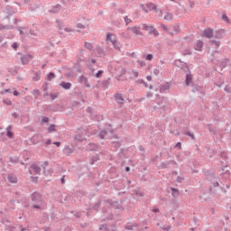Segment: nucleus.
Listing matches in <instances>:
<instances>
[{
    "label": "nucleus",
    "mask_w": 231,
    "mask_h": 231,
    "mask_svg": "<svg viewBox=\"0 0 231 231\" xmlns=\"http://www.w3.org/2000/svg\"><path fill=\"white\" fill-rule=\"evenodd\" d=\"M31 201L33 203L32 208H37L40 210L41 203H42V196H41L39 192H34L31 196Z\"/></svg>",
    "instance_id": "nucleus-1"
},
{
    "label": "nucleus",
    "mask_w": 231,
    "mask_h": 231,
    "mask_svg": "<svg viewBox=\"0 0 231 231\" xmlns=\"http://www.w3.org/2000/svg\"><path fill=\"white\" fill-rule=\"evenodd\" d=\"M143 30H145V32H148L149 35H154V37H159L160 32L156 28H154V25L147 24V23H142Z\"/></svg>",
    "instance_id": "nucleus-2"
},
{
    "label": "nucleus",
    "mask_w": 231,
    "mask_h": 231,
    "mask_svg": "<svg viewBox=\"0 0 231 231\" xmlns=\"http://www.w3.org/2000/svg\"><path fill=\"white\" fill-rule=\"evenodd\" d=\"M184 71H188V73L186 74V79H185V84L186 86H190V84H192V74L189 71V66H186L184 68Z\"/></svg>",
    "instance_id": "nucleus-3"
},
{
    "label": "nucleus",
    "mask_w": 231,
    "mask_h": 231,
    "mask_svg": "<svg viewBox=\"0 0 231 231\" xmlns=\"http://www.w3.org/2000/svg\"><path fill=\"white\" fill-rule=\"evenodd\" d=\"M33 57L31 54H24L20 58V60L23 66L28 64Z\"/></svg>",
    "instance_id": "nucleus-4"
},
{
    "label": "nucleus",
    "mask_w": 231,
    "mask_h": 231,
    "mask_svg": "<svg viewBox=\"0 0 231 231\" xmlns=\"http://www.w3.org/2000/svg\"><path fill=\"white\" fill-rule=\"evenodd\" d=\"M203 37H206L207 39H212V37H214V30L210 28L205 29L203 32Z\"/></svg>",
    "instance_id": "nucleus-5"
},
{
    "label": "nucleus",
    "mask_w": 231,
    "mask_h": 231,
    "mask_svg": "<svg viewBox=\"0 0 231 231\" xmlns=\"http://www.w3.org/2000/svg\"><path fill=\"white\" fill-rule=\"evenodd\" d=\"M226 32V31H225V29H219L215 32L214 38L215 39H223V37H225Z\"/></svg>",
    "instance_id": "nucleus-6"
},
{
    "label": "nucleus",
    "mask_w": 231,
    "mask_h": 231,
    "mask_svg": "<svg viewBox=\"0 0 231 231\" xmlns=\"http://www.w3.org/2000/svg\"><path fill=\"white\" fill-rule=\"evenodd\" d=\"M171 30L174 33V35H180V33H181V31L180 30V25H178V23H174L173 25H171L170 32Z\"/></svg>",
    "instance_id": "nucleus-7"
},
{
    "label": "nucleus",
    "mask_w": 231,
    "mask_h": 231,
    "mask_svg": "<svg viewBox=\"0 0 231 231\" xmlns=\"http://www.w3.org/2000/svg\"><path fill=\"white\" fill-rule=\"evenodd\" d=\"M127 30L133 32L134 35H143V33L140 32V26L128 27Z\"/></svg>",
    "instance_id": "nucleus-8"
},
{
    "label": "nucleus",
    "mask_w": 231,
    "mask_h": 231,
    "mask_svg": "<svg viewBox=\"0 0 231 231\" xmlns=\"http://www.w3.org/2000/svg\"><path fill=\"white\" fill-rule=\"evenodd\" d=\"M75 148L73 146H65L63 149V154L66 156H69V154H73Z\"/></svg>",
    "instance_id": "nucleus-9"
},
{
    "label": "nucleus",
    "mask_w": 231,
    "mask_h": 231,
    "mask_svg": "<svg viewBox=\"0 0 231 231\" xmlns=\"http://www.w3.org/2000/svg\"><path fill=\"white\" fill-rule=\"evenodd\" d=\"M146 6H147V8H148V10H149L150 12H152V11H154V12H156V13L160 12V9H158V7L156 6V5H154V4H152V3L147 4Z\"/></svg>",
    "instance_id": "nucleus-10"
},
{
    "label": "nucleus",
    "mask_w": 231,
    "mask_h": 231,
    "mask_svg": "<svg viewBox=\"0 0 231 231\" xmlns=\"http://www.w3.org/2000/svg\"><path fill=\"white\" fill-rule=\"evenodd\" d=\"M49 163L48 162H44L42 164V168H43V174L45 176H51V170L46 171V167H48Z\"/></svg>",
    "instance_id": "nucleus-11"
},
{
    "label": "nucleus",
    "mask_w": 231,
    "mask_h": 231,
    "mask_svg": "<svg viewBox=\"0 0 231 231\" xmlns=\"http://www.w3.org/2000/svg\"><path fill=\"white\" fill-rule=\"evenodd\" d=\"M194 48L197 51H202L203 41H201V40L197 41Z\"/></svg>",
    "instance_id": "nucleus-12"
},
{
    "label": "nucleus",
    "mask_w": 231,
    "mask_h": 231,
    "mask_svg": "<svg viewBox=\"0 0 231 231\" xmlns=\"http://www.w3.org/2000/svg\"><path fill=\"white\" fill-rule=\"evenodd\" d=\"M161 28L166 32V33H169V35H171V37H174V32H171V27H167L165 24L161 23Z\"/></svg>",
    "instance_id": "nucleus-13"
},
{
    "label": "nucleus",
    "mask_w": 231,
    "mask_h": 231,
    "mask_svg": "<svg viewBox=\"0 0 231 231\" xmlns=\"http://www.w3.org/2000/svg\"><path fill=\"white\" fill-rule=\"evenodd\" d=\"M60 88H63V89H66V90H69V89H71V83L70 82H61L60 84Z\"/></svg>",
    "instance_id": "nucleus-14"
},
{
    "label": "nucleus",
    "mask_w": 231,
    "mask_h": 231,
    "mask_svg": "<svg viewBox=\"0 0 231 231\" xmlns=\"http://www.w3.org/2000/svg\"><path fill=\"white\" fill-rule=\"evenodd\" d=\"M171 89V85L169 83H165L160 87V93H163V91H169Z\"/></svg>",
    "instance_id": "nucleus-15"
},
{
    "label": "nucleus",
    "mask_w": 231,
    "mask_h": 231,
    "mask_svg": "<svg viewBox=\"0 0 231 231\" xmlns=\"http://www.w3.org/2000/svg\"><path fill=\"white\" fill-rule=\"evenodd\" d=\"M79 82H83V84H85L86 88H90L89 82L88 81V78H86L84 76H80Z\"/></svg>",
    "instance_id": "nucleus-16"
},
{
    "label": "nucleus",
    "mask_w": 231,
    "mask_h": 231,
    "mask_svg": "<svg viewBox=\"0 0 231 231\" xmlns=\"http://www.w3.org/2000/svg\"><path fill=\"white\" fill-rule=\"evenodd\" d=\"M6 136L7 138H14V133H12V125L6 127Z\"/></svg>",
    "instance_id": "nucleus-17"
},
{
    "label": "nucleus",
    "mask_w": 231,
    "mask_h": 231,
    "mask_svg": "<svg viewBox=\"0 0 231 231\" xmlns=\"http://www.w3.org/2000/svg\"><path fill=\"white\" fill-rule=\"evenodd\" d=\"M31 169L34 171L35 174H41V167L37 166L36 164H32Z\"/></svg>",
    "instance_id": "nucleus-18"
},
{
    "label": "nucleus",
    "mask_w": 231,
    "mask_h": 231,
    "mask_svg": "<svg viewBox=\"0 0 231 231\" xmlns=\"http://www.w3.org/2000/svg\"><path fill=\"white\" fill-rule=\"evenodd\" d=\"M62 8V6L60 5H58L54 7H52V9L51 10V14H59V12H60V9Z\"/></svg>",
    "instance_id": "nucleus-19"
},
{
    "label": "nucleus",
    "mask_w": 231,
    "mask_h": 231,
    "mask_svg": "<svg viewBox=\"0 0 231 231\" xmlns=\"http://www.w3.org/2000/svg\"><path fill=\"white\" fill-rule=\"evenodd\" d=\"M172 19H174V14H172L171 13H167L164 15V21H172Z\"/></svg>",
    "instance_id": "nucleus-20"
},
{
    "label": "nucleus",
    "mask_w": 231,
    "mask_h": 231,
    "mask_svg": "<svg viewBox=\"0 0 231 231\" xmlns=\"http://www.w3.org/2000/svg\"><path fill=\"white\" fill-rule=\"evenodd\" d=\"M112 44L116 50H118L120 51V43H118L116 38H114V40L112 41Z\"/></svg>",
    "instance_id": "nucleus-21"
},
{
    "label": "nucleus",
    "mask_w": 231,
    "mask_h": 231,
    "mask_svg": "<svg viewBox=\"0 0 231 231\" xmlns=\"http://www.w3.org/2000/svg\"><path fill=\"white\" fill-rule=\"evenodd\" d=\"M125 228V230H134V228H138V224L126 225Z\"/></svg>",
    "instance_id": "nucleus-22"
},
{
    "label": "nucleus",
    "mask_w": 231,
    "mask_h": 231,
    "mask_svg": "<svg viewBox=\"0 0 231 231\" xmlns=\"http://www.w3.org/2000/svg\"><path fill=\"white\" fill-rule=\"evenodd\" d=\"M116 100L118 104H124V97H122V94H116Z\"/></svg>",
    "instance_id": "nucleus-23"
},
{
    "label": "nucleus",
    "mask_w": 231,
    "mask_h": 231,
    "mask_svg": "<svg viewBox=\"0 0 231 231\" xmlns=\"http://www.w3.org/2000/svg\"><path fill=\"white\" fill-rule=\"evenodd\" d=\"M99 138L101 140H106V136H107V131L106 130H102L99 134H98Z\"/></svg>",
    "instance_id": "nucleus-24"
},
{
    "label": "nucleus",
    "mask_w": 231,
    "mask_h": 231,
    "mask_svg": "<svg viewBox=\"0 0 231 231\" xmlns=\"http://www.w3.org/2000/svg\"><path fill=\"white\" fill-rule=\"evenodd\" d=\"M0 30H14V25H4L0 23Z\"/></svg>",
    "instance_id": "nucleus-25"
},
{
    "label": "nucleus",
    "mask_w": 231,
    "mask_h": 231,
    "mask_svg": "<svg viewBox=\"0 0 231 231\" xmlns=\"http://www.w3.org/2000/svg\"><path fill=\"white\" fill-rule=\"evenodd\" d=\"M209 42L212 46H216V48H219V46H221V42L219 41L211 40Z\"/></svg>",
    "instance_id": "nucleus-26"
},
{
    "label": "nucleus",
    "mask_w": 231,
    "mask_h": 231,
    "mask_svg": "<svg viewBox=\"0 0 231 231\" xmlns=\"http://www.w3.org/2000/svg\"><path fill=\"white\" fill-rule=\"evenodd\" d=\"M32 93L35 99H37V98H39V97H41V91L39 89H34V90H32Z\"/></svg>",
    "instance_id": "nucleus-27"
},
{
    "label": "nucleus",
    "mask_w": 231,
    "mask_h": 231,
    "mask_svg": "<svg viewBox=\"0 0 231 231\" xmlns=\"http://www.w3.org/2000/svg\"><path fill=\"white\" fill-rule=\"evenodd\" d=\"M98 160H100V157L98 156V154L94 155L91 158L90 165H93L95 163V162H98Z\"/></svg>",
    "instance_id": "nucleus-28"
},
{
    "label": "nucleus",
    "mask_w": 231,
    "mask_h": 231,
    "mask_svg": "<svg viewBox=\"0 0 231 231\" xmlns=\"http://www.w3.org/2000/svg\"><path fill=\"white\" fill-rule=\"evenodd\" d=\"M32 80L34 82H39V80H41V72H36L35 76L32 78Z\"/></svg>",
    "instance_id": "nucleus-29"
},
{
    "label": "nucleus",
    "mask_w": 231,
    "mask_h": 231,
    "mask_svg": "<svg viewBox=\"0 0 231 231\" xmlns=\"http://www.w3.org/2000/svg\"><path fill=\"white\" fill-rule=\"evenodd\" d=\"M115 39H116L115 35L109 32L106 34V41H109L110 42L113 43V41H115Z\"/></svg>",
    "instance_id": "nucleus-30"
},
{
    "label": "nucleus",
    "mask_w": 231,
    "mask_h": 231,
    "mask_svg": "<svg viewBox=\"0 0 231 231\" xmlns=\"http://www.w3.org/2000/svg\"><path fill=\"white\" fill-rule=\"evenodd\" d=\"M8 181L10 183H17V177H15V176H9L8 177Z\"/></svg>",
    "instance_id": "nucleus-31"
},
{
    "label": "nucleus",
    "mask_w": 231,
    "mask_h": 231,
    "mask_svg": "<svg viewBox=\"0 0 231 231\" xmlns=\"http://www.w3.org/2000/svg\"><path fill=\"white\" fill-rule=\"evenodd\" d=\"M85 48H87V50H89V51H93V44L91 42H85Z\"/></svg>",
    "instance_id": "nucleus-32"
},
{
    "label": "nucleus",
    "mask_w": 231,
    "mask_h": 231,
    "mask_svg": "<svg viewBox=\"0 0 231 231\" xmlns=\"http://www.w3.org/2000/svg\"><path fill=\"white\" fill-rule=\"evenodd\" d=\"M171 196H180V190L176 188H171Z\"/></svg>",
    "instance_id": "nucleus-33"
},
{
    "label": "nucleus",
    "mask_w": 231,
    "mask_h": 231,
    "mask_svg": "<svg viewBox=\"0 0 231 231\" xmlns=\"http://www.w3.org/2000/svg\"><path fill=\"white\" fill-rule=\"evenodd\" d=\"M75 140H76V142H82V140H84V137L82 136V134H77V135H75Z\"/></svg>",
    "instance_id": "nucleus-34"
},
{
    "label": "nucleus",
    "mask_w": 231,
    "mask_h": 231,
    "mask_svg": "<svg viewBox=\"0 0 231 231\" xmlns=\"http://www.w3.org/2000/svg\"><path fill=\"white\" fill-rule=\"evenodd\" d=\"M96 50H97L98 55H104L105 51H104V50L102 49V47L97 46Z\"/></svg>",
    "instance_id": "nucleus-35"
},
{
    "label": "nucleus",
    "mask_w": 231,
    "mask_h": 231,
    "mask_svg": "<svg viewBox=\"0 0 231 231\" xmlns=\"http://www.w3.org/2000/svg\"><path fill=\"white\" fill-rule=\"evenodd\" d=\"M207 127L210 133H212L213 134H216L217 131L216 129L212 128V125H208Z\"/></svg>",
    "instance_id": "nucleus-36"
},
{
    "label": "nucleus",
    "mask_w": 231,
    "mask_h": 231,
    "mask_svg": "<svg viewBox=\"0 0 231 231\" xmlns=\"http://www.w3.org/2000/svg\"><path fill=\"white\" fill-rule=\"evenodd\" d=\"M100 207H102V203L100 201H98L94 205L93 208H94V210H98V208H100Z\"/></svg>",
    "instance_id": "nucleus-37"
},
{
    "label": "nucleus",
    "mask_w": 231,
    "mask_h": 231,
    "mask_svg": "<svg viewBox=\"0 0 231 231\" xmlns=\"http://www.w3.org/2000/svg\"><path fill=\"white\" fill-rule=\"evenodd\" d=\"M53 79H55V73L50 72L47 77V80H53Z\"/></svg>",
    "instance_id": "nucleus-38"
},
{
    "label": "nucleus",
    "mask_w": 231,
    "mask_h": 231,
    "mask_svg": "<svg viewBox=\"0 0 231 231\" xmlns=\"http://www.w3.org/2000/svg\"><path fill=\"white\" fill-rule=\"evenodd\" d=\"M48 131L49 133H55V125H51L49 127H48Z\"/></svg>",
    "instance_id": "nucleus-39"
},
{
    "label": "nucleus",
    "mask_w": 231,
    "mask_h": 231,
    "mask_svg": "<svg viewBox=\"0 0 231 231\" xmlns=\"http://www.w3.org/2000/svg\"><path fill=\"white\" fill-rule=\"evenodd\" d=\"M56 23H57L60 30H64L65 27H64V23L58 20Z\"/></svg>",
    "instance_id": "nucleus-40"
},
{
    "label": "nucleus",
    "mask_w": 231,
    "mask_h": 231,
    "mask_svg": "<svg viewBox=\"0 0 231 231\" xmlns=\"http://www.w3.org/2000/svg\"><path fill=\"white\" fill-rule=\"evenodd\" d=\"M104 75V70H98L97 73H96L95 77L96 79H100Z\"/></svg>",
    "instance_id": "nucleus-41"
},
{
    "label": "nucleus",
    "mask_w": 231,
    "mask_h": 231,
    "mask_svg": "<svg viewBox=\"0 0 231 231\" xmlns=\"http://www.w3.org/2000/svg\"><path fill=\"white\" fill-rule=\"evenodd\" d=\"M185 134H186L187 136L191 137V140H196V136H195L192 133H190V132H185Z\"/></svg>",
    "instance_id": "nucleus-42"
},
{
    "label": "nucleus",
    "mask_w": 231,
    "mask_h": 231,
    "mask_svg": "<svg viewBox=\"0 0 231 231\" xmlns=\"http://www.w3.org/2000/svg\"><path fill=\"white\" fill-rule=\"evenodd\" d=\"M3 102L4 104H5V106H12V100L10 99H7V98L3 99Z\"/></svg>",
    "instance_id": "nucleus-43"
},
{
    "label": "nucleus",
    "mask_w": 231,
    "mask_h": 231,
    "mask_svg": "<svg viewBox=\"0 0 231 231\" xmlns=\"http://www.w3.org/2000/svg\"><path fill=\"white\" fill-rule=\"evenodd\" d=\"M124 19H125V23L126 26L128 24H131V23H133V21L131 19H129L127 16H125Z\"/></svg>",
    "instance_id": "nucleus-44"
},
{
    "label": "nucleus",
    "mask_w": 231,
    "mask_h": 231,
    "mask_svg": "<svg viewBox=\"0 0 231 231\" xmlns=\"http://www.w3.org/2000/svg\"><path fill=\"white\" fill-rule=\"evenodd\" d=\"M50 97H51V100H55L56 98H58L59 94L58 93H54V94L51 93Z\"/></svg>",
    "instance_id": "nucleus-45"
},
{
    "label": "nucleus",
    "mask_w": 231,
    "mask_h": 231,
    "mask_svg": "<svg viewBox=\"0 0 231 231\" xmlns=\"http://www.w3.org/2000/svg\"><path fill=\"white\" fill-rule=\"evenodd\" d=\"M222 21H225L226 23H230V19H228V16H226V14H222Z\"/></svg>",
    "instance_id": "nucleus-46"
},
{
    "label": "nucleus",
    "mask_w": 231,
    "mask_h": 231,
    "mask_svg": "<svg viewBox=\"0 0 231 231\" xmlns=\"http://www.w3.org/2000/svg\"><path fill=\"white\" fill-rule=\"evenodd\" d=\"M9 162H11V163H19V159L11 157Z\"/></svg>",
    "instance_id": "nucleus-47"
},
{
    "label": "nucleus",
    "mask_w": 231,
    "mask_h": 231,
    "mask_svg": "<svg viewBox=\"0 0 231 231\" xmlns=\"http://www.w3.org/2000/svg\"><path fill=\"white\" fill-rule=\"evenodd\" d=\"M106 207H113V205H115V202H113V200H107L106 202Z\"/></svg>",
    "instance_id": "nucleus-48"
},
{
    "label": "nucleus",
    "mask_w": 231,
    "mask_h": 231,
    "mask_svg": "<svg viewBox=\"0 0 231 231\" xmlns=\"http://www.w3.org/2000/svg\"><path fill=\"white\" fill-rule=\"evenodd\" d=\"M77 28H79V30H84V28H86V25L82 24V23H77Z\"/></svg>",
    "instance_id": "nucleus-49"
},
{
    "label": "nucleus",
    "mask_w": 231,
    "mask_h": 231,
    "mask_svg": "<svg viewBox=\"0 0 231 231\" xmlns=\"http://www.w3.org/2000/svg\"><path fill=\"white\" fill-rule=\"evenodd\" d=\"M183 180H185L183 177L178 176L176 179V181H177V183H181L183 181Z\"/></svg>",
    "instance_id": "nucleus-50"
},
{
    "label": "nucleus",
    "mask_w": 231,
    "mask_h": 231,
    "mask_svg": "<svg viewBox=\"0 0 231 231\" xmlns=\"http://www.w3.org/2000/svg\"><path fill=\"white\" fill-rule=\"evenodd\" d=\"M43 91H48V82H44L42 85Z\"/></svg>",
    "instance_id": "nucleus-51"
},
{
    "label": "nucleus",
    "mask_w": 231,
    "mask_h": 231,
    "mask_svg": "<svg viewBox=\"0 0 231 231\" xmlns=\"http://www.w3.org/2000/svg\"><path fill=\"white\" fill-rule=\"evenodd\" d=\"M64 31L67 32L68 33H69L71 32H75V30H73L72 28H69V27H65Z\"/></svg>",
    "instance_id": "nucleus-52"
},
{
    "label": "nucleus",
    "mask_w": 231,
    "mask_h": 231,
    "mask_svg": "<svg viewBox=\"0 0 231 231\" xmlns=\"http://www.w3.org/2000/svg\"><path fill=\"white\" fill-rule=\"evenodd\" d=\"M37 180H39V177H31V180H32L33 183H37Z\"/></svg>",
    "instance_id": "nucleus-53"
},
{
    "label": "nucleus",
    "mask_w": 231,
    "mask_h": 231,
    "mask_svg": "<svg viewBox=\"0 0 231 231\" xmlns=\"http://www.w3.org/2000/svg\"><path fill=\"white\" fill-rule=\"evenodd\" d=\"M156 109H162V110H165V106H153V111H156Z\"/></svg>",
    "instance_id": "nucleus-54"
},
{
    "label": "nucleus",
    "mask_w": 231,
    "mask_h": 231,
    "mask_svg": "<svg viewBox=\"0 0 231 231\" xmlns=\"http://www.w3.org/2000/svg\"><path fill=\"white\" fill-rule=\"evenodd\" d=\"M42 122H43V124H48V123L50 122V118H48V117H43V118H42Z\"/></svg>",
    "instance_id": "nucleus-55"
},
{
    "label": "nucleus",
    "mask_w": 231,
    "mask_h": 231,
    "mask_svg": "<svg viewBox=\"0 0 231 231\" xmlns=\"http://www.w3.org/2000/svg\"><path fill=\"white\" fill-rule=\"evenodd\" d=\"M138 64H140L141 68H143L145 66V61L137 60Z\"/></svg>",
    "instance_id": "nucleus-56"
},
{
    "label": "nucleus",
    "mask_w": 231,
    "mask_h": 231,
    "mask_svg": "<svg viewBox=\"0 0 231 231\" xmlns=\"http://www.w3.org/2000/svg\"><path fill=\"white\" fill-rule=\"evenodd\" d=\"M132 73H133L134 77L138 78V75H139V74H138V71L133 69V70H132Z\"/></svg>",
    "instance_id": "nucleus-57"
},
{
    "label": "nucleus",
    "mask_w": 231,
    "mask_h": 231,
    "mask_svg": "<svg viewBox=\"0 0 231 231\" xmlns=\"http://www.w3.org/2000/svg\"><path fill=\"white\" fill-rule=\"evenodd\" d=\"M145 59H146V60H152V54H148Z\"/></svg>",
    "instance_id": "nucleus-58"
},
{
    "label": "nucleus",
    "mask_w": 231,
    "mask_h": 231,
    "mask_svg": "<svg viewBox=\"0 0 231 231\" xmlns=\"http://www.w3.org/2000/svg\"><path fill=\"white\" fill-rule=\"evenodd\" d=\"M161 169H167V163L162 162L161 163Z\"/></svg>",
    "instance_id": "nucleus-59"
},
{
    "label": "nucleus",
    "mask_w": 231,
    "mask_h": 231,
    "mask_svg": "<svg viewBox=\"0 0 231 231\" xmlns=\"http://www.w3.org/2000/svg\"><path fill=\"white\" fill-rule=\"evenodd\" d=\"M18 46H19V45L17 44V42H14L13 45H12V48H13L14 50H17Z\"/></svg>",
    "instance_id": "nucleus-60"
},
{
    "label": "nucleus",
    "mask_w": 231,
    "mask_h": 231,
    "mask_svg": "<svg viewBox=\"0 0 231 231\" xmlns=\"http://www.w3.org/2000/svg\"><path fill=\"white\" fill-rule=\"evenodd\" d=\"M153 75H156V76L160 75V69H155L153 70Z\"/></svg>",
    "instance_id": "nucleus-61"
},
{
    "label": "nucleus",
    "mask_w": 231,
    "mask_h": 231,
    "mask_svg": "<svg viewBox=\"0 0 231 231\" xmlns=\"http://www.w3.org/2000/svg\"><path fill=\"white\" fill-rule=\"evenodd\" d=\"M113 145H114V147H120V143L119 142H114Z\"/></svg>",
    "instance_id": "nucleus-62"
},
{
    "label": "nucleus",
    "mask_w": 231,
    "mask_h": 231,
    "mask_svg": "<svg viewBox=\"0 0 231 231\" xmlns=\"http://www.w3.org/2000/svg\"><path fill=\"white\" fill-rule=\"evenodd\" d=\"M213 185H214V187H219V182H217V180H214Z\"/></svg>",
    "instance_id": "nucleus-63"
},
{
    "label": "nucleus",
    "mask_w": 231,
    "mask_h": 231,
    "mask_svg": "<svg viewBox=\"0 0 231 231\" xmlns=\"http://www.w3.org/2000/svg\"><path fill=\"white\" fill-rule=\"evenodd\" d=\"M65 178H66V176H64V175L61 177V183H62V185H64V183H66Z\"/></svg>",
    "instance_id": "nucleus-64"
}]
</instances>
